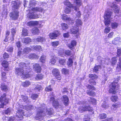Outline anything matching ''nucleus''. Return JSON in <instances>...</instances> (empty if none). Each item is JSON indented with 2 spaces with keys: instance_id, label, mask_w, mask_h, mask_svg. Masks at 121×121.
Instances as JSON below:
<instances>
[{
  "instance_id": "obj_52",
  "label": "nucleus",
  "mask_w": 121,
  "mask_h": 121,
  "mask_svg": "<svg viewBox=\"0 0 121 121\" xmlns=\"http://www.w3.org/2000/svg\"><path fill=\"white\" fill-rule=\"evenodd\" d=\"M73 62L72 59L69 58L67 62V65L69 67L73 65Z\"/></svg>"
},
{
  "instance_id": "obj_8",
  "label": "nucleus",
  "mask_w": 121,
  "mask_h": 121,
  "mask_svg": "<svg viewBox=\"0 0 121 121\" xmlns=\"http://www.w3.org/2000/svg\"><path fill=\"white\" fill-rule=\"evenodd\" d=\"M9 16L13 19L16 20L17 19L18 17V12L17 10H13L10 13Z\"/></svg>"
},
{
  "instance_id": "obj_9",
  "label": "nucleus",
  "mask_w": 121,
  "mask_h": 121,
  "mask_svg": "<svg viewBox=\"0 0 121 121\" xmlns=\"http://www.w3.org/2000/svg\"><path fill=\"white\" fill-rule=\"evenodd\" d=\"M16 113V117L19 118L20 120H22L23 119V116H27L24 114V112L22 109H19L17 111Z\"/></svg>"
},
{
  "instance_id": "obj_63",
  "label": "nucleus",
  "mask_w": 121,
  "mask_h": 121,
  "mask_svg": "<svg viewBox=\"0 0 121 121\" xmlns=\"http://www.w3.org/2000/svg\"><path fill=\"white\" fill-rule=\"evenodd\" d=\"M117 56H119L121 55V48H118L117 52Z\"/></svg>"
},
{
  "instance_id": "obj_18",
  "label": "nucleus",
  "mask_w": 121,
  "mask_h": 121,
  "mask_svg": "<svg viewBox=\"0 0 121 121\" xmlns=\"http://www.w3.org/2000/svg\"><path fill=\"white\" fill-rule=\"evenodd\" d=\"M34 40L35 42H41L42 43L43 42L45 41L46 39L44 37H39L37 38L34 39Z\"/></svg>"
},
{
  "instance_id": "obj_54",
  "label": "nucleus",
  "mask_w": 121,
  "mask_h": 121,
  "mask_svg": "<svg viewBox=\"0 0 121 121\" xmlns=\"http://www.w3.org/2000/svg\"><path fill=\"white\" fill-rule=\"evenodd\" d=\"M42 88L41 85H38L36 86V87L35 89L36 90H37L38 91H39L42 90Z\"/></svg>"
},
{
  "instance_id": "obj_60",
  "label": "nucleus",
  "mask_w": 121,
  "mask_h": 121,
  "mask_svg": "<svg viewBox=\"0 0 121 121\" xmlns=\"http://www.w3.org/2000/svg\"><path fill=\"white\" fill-rule=\"evenodd\" d=\"M102 106L104 108H107L108 107V105L105 102H104V103L102 105Z\"/></svg>"
},
{
  "instance_id": "obj_43",
  "label": "nucleus",
  "mask_w": 121,
  "mask_h": 121,
  "mask_svg": "<svg viewBox=\"0 0 121 121\" xmlns=\"http://www.w3.org/2000/svg\"><path fill=\"white\" fill-rule=\"evenodd\" d=\"M46 57L44 55H42L40 57V62L44 63L46 61Z\"/></svg>"
},
{
  "instance_id": "obj_41",
  "label": "nucleus",
  "mask_w": 121,
  "mask_h": 121,
  "mask_svg": "<svg viewBox=\"0 0 121 121\" xmlns=\"http://www.w3.org/2000/svg\"><path fill=\"white\" fill-rule=\"evenodd\" d=\"M22 35L23 36H27L28 35L27 30L25 28L23 29L22 33Z\"/></svg>"
},
{
  "instance_id": "obj_14",
  "label": "nucleus",
  "mask_w": 121,
  "mask_h": 121,
  "mask_svg": "<svg viewBox=\"0 0 121 121\" xmlns=\"http://www.w3.org/2000/svg\"><path fill=\"white\" fill-rule=\"evenodd\" d=\"M0 101L1 102H4V104H7L8 103V100L6 98V95L5 94H4L0 98Z\"/></svg>"
},
{
  "instance_id": "obj_31",
  "label": "nucleus",
  "mask_w": 121,
  "mask_h": 121,
  "mask_svg": "<svg viewBox=\"0 0 121 121\" xmlns=\"http://www.w3.org/2000/svg\"><path fill=\"white\" fill-rule=\"evenodd\" d=\"M62 28L63 30H65L68 28L69 26L68 25L65 23H62L61 24Z\"/></svg>"
},
{
  "instance_id": "obj_11",
  "label": "nucleus",
  "mask_w": 121,
  "mask_h": 121,
  "mask_svg": "<svg viewBox=\"0 0 121 121\" xmlns=\"http://www.w3.org/2000/svg\"><path fill=\"white\" fill-rule=\"evenodd\" d=\"M112 13V12L109 11L106 12L104 16V19H110Z\"/></svg>"
},
{
  "instance_id": "obj_58",
  "label": "nucleus",
  "mask_w": 121,
  "mask_h": 121,
  "mask_svg": "<svg viewBox=\"0 0 121 121\" xmlns=\"http://www.w3.org/2000/svg\"><path fill=\"white\" fill-rule=\"evenodd\" d=\"M90 101L92 103V104L94 105L96 104V100L95 99L92 98H90Z\"/></svg>"
},
{
  "instance_id": "obj_34",
  "label": "nucleus",
  "mask_w": 121,
  "mask_h": 121,
  "mask_svg": "<svg viewBox=\"0 0 121 121\" xmlns=\"http://www.w3.org/2000/svg\"><path fill=\"white\" fill-rule=\"evenodd\" d=\"M37 4L36 2L33 0H31L29 3V6L32 7L35 6Z\"/></svg>"
},
{
  "instance_id": "obj_35",
  "label": "nucleus",
  "mask_w": 121,
  "mask_h": 121,
  "mask_svg": "<svg viewBox=\"0 0 121 121\" xmlns=\"http://www.w3.org/2000/svg\"><path fill=\"white\" fill-rule=\"evenodd\" d=\"M33 10H34L35 12L38 11L39 12H42L43 10V9L42 8L36 7L34 8H32Z\"/></svg>"
},
{
  "instance_id": "obj_1",
  "label": "nucleus",
  "mask_w": 121,
  "mask_h": 121,
  "mask_svg": "<svg viewBox=\"0 0 121 121\" xmlns=\"http://www.w3.org/2000/svg\"><path fill=\"white\" fill-rule=\"evenodd\" d=\"M28 64H26L23 62H21L19 64V68H16V69L15 73L18 75L22 76L24 78H27L31 76V75L27 73H25L24 69H26V67L28 65Z\"/></svg>"
},
{
  "instance_id": "obj_39",
  "label": "nucleus",
  "mask_w": 121,
  "mask_h": 121,
  "mask_svg": "<svg viewBox=\"0 0 121 121\" xmlns=\"http://www.w3.org/2000/svg\"><path fill=\"white\" fill-rule=\"evenodd\" d=\"M119 64L117 66L116 68L117 70L118 71H120V69H121V57L119 58Z\"/></svg>"
},
{
  "instance_id": "obj_21",
  "label": "nucleus",
  "mask_w": 121,
  "mask_h": 121,
  "mask_svg": "<svg viewBox=\"0 0 121 121\" xmlns=\"http://www.w3.org/2000/svg\"><path fill=\"white\" fill-rule=\"evenodd\" d=\"M62 101L64 104L67 105L68 104L69 99L68 97L65 95L63 96Z\"/></svg>"
},
{
  "instance_id": "obj_22",
  "label": "nucleus",
  "mask_w": 121,
  "mask_h": 121,
  "mask_svg": "<svg viewBox=\"0 0 121 121\" xmlns=\"http://www.w3.org/2000/svg\"><path fill=\"white\" fill-rule=\"evenodd\" d=\"M38 22L37 21H30L27 23V26H34L38 24Z\"/></svg>"
},
{
  "instance_id": "obj_55",
  "label": "nucleus",
  "mask_w": 121,
  "mask_h": 121,
  "mask_svg": "<svg viewBox=\"0 0 121 121\" xmlns=\"http://www.w3.org/2000/svg\"><path fill=\"white\" fill-rule=\"evenodd\" d=\"M101 68L100 66V65L96 66L93 69L94 71L96 72L98 71L99 69Z\"/></svg>"
},
{
  "instance_id": "obj_16",
  "label": "nucleus",
  "mask_w": 121,
  "mask_h": 121,
  "mask_svg": "<svg viewBox=\"0 0 121 121\" xmlns=\"http://www.w3.org/2000/svg\"><path fill=\"white\" fill-rule=\"evenodd\" d=\"M73 8L75 11L76 16L77 17H80L81 15V13L80 11H79V9L77 8L76 6H73Z\"/></svg>"
},
{
  "instance_id": "obj_7",
  "label": "nucleus",
  "mask_w": 121,
  "mask_h": 121,
  "mask_svg": "<svg viewBox=\"0 0 121 121\" xmlns=\"http://www.w3.org/2000/svg\"><path fill=\"white\" fill-rule=\"evenodd\" d=\"M50 96L51 97L50 99V101L52 102V105L55 108H57L59 105L58 101L56 100H54L55 96L53 94L51 95Z\"/></svg>"
},
{
  "instance_id": "obj_27",
  "label": "nucleus",
  "mask_w": 121,
  "mask_h": 121,
  "mask_svg": "<svg viewBox=\"0 0 121 121\" xmlns=\"http://www.w3.org/2000/svg\"><path fill=\"white\" fill-rule=\"evenodd\" d=\"M0 88L1 90L4 91H6L8 90V87L7 86L4 84H3L1 85Z\"/></svg>"
},
{
  "instance_id": "obj_25",
  "label": "nucleus",
  "mask_w": 121,
  "mask_h": 121,
  "mask_svg": "<svg viewBox=\"0 0 121 121\" xmlns=\"http://www.w3.org/2000/svg\"><path fill=\"white\" fill-rule=\"evenodd\" d=\"M28 57L31 59H37L39 58V56L35 54H30L28 56Z\"/></svg>"
},
{
  "instance_id": "obj_33",
  "label": "nucleus",
  "mask_w": 121,
  "mask_h": 121,
  "mask_svg": "<svg viewBox=\"0 0 121 121\" xmlns=\"http://www.w3.org/2000/svg\"><path fill=\"white\" fill-rule=\"evenodd\" d=\"M31 39L29 38H24L22 39V42L26 43H28L31 42Z\"/></svg>"
},
{
  "instance_id": "obj_44",
  "label": "nucleus",
  "mask_w": 121,
  "mask_h": 121,
  "mask_svg": "<svg viewBox=\"0 0 121 121\" xmlns=\"http://www.w3.org/2000/svg\"><path fill=\"white\" fill-rule=\"evenodd\" d=\"M119 106V105L118 104H113L111 107V108L113 110H115L117 109V108Z\"/></svg>"
},
{
  "instance_id": "obj_24",
  "label": "nucleus",
  "mask_w": 121,
  "mask_h": 121,
  "mask_svg": "<svg viewBox=\"0 0 121 121\" xmlns=\"http://www.w3.org/2000/svg\"><path fill=\"white\" fill-rule=\"evenodd\" d=\"M75 24L77 27L80 26H82V22L80 19H78L76 20L75 22Z\"/></svg>"
},
{
  "instance_id": "obj_32",
  "label": "nucleus",
  "mask_w": 121,
  "mask_h": 121,
  "mask_svg": "<svg viewBox=\"0 0 121 121\" xmlns=\"http://www.w3.org/2000/svg\"><path fill=\"white\" fill-rule=\"evenodd\" d=\"M30 84V82L28 81H26L22 83V85L24 87L28 86Z\"/></svg>"
},
{
  "instance_id": "obj_57",
  "label": "nucleus",
  "mask_w": 121,
  "mask_h": 121,
  "mask_svg": "<svg viewBox=\"0 0 121 121\" xmlns=\"http://www.w3.org/2000/svg\"><path fill=\"white\" fill-rule=\"evenodd\" d=\"M118 97L116 96H112L111 97V100L113 102L116 101Z\"/></svg>"
},
{
  "instance_id": "obj_6",
  "label": "nucleus",
  "mask_w": 121,
  "mask_h": 121,
  "mask_svg": "<svg viewBox=\"0 0 121 121\" xmlns=\"http://www.w3.org/2000/svg\"><path fill=\"white\" fill-rule=\"evenodd\" d=\"M89 77L91 78V79L89 80V83L90 84L93 85H95L96 84V82L94 80L96 79L97 78V76L95 74H89Z\"/></svg>"
},
{
  "instance_id": "obj_29",
  "label": "nucleus",
  "mask_w": 121,
  "mask_h": 121,
  "mask_svg": "<svg viewBox=\"0 0 121 121\" xmlns=\"http://www.w3.org/2000/svg\"><path fill=\"white\" fill-rule=\"evenodd\" d=\"M32 48L34 50L37 51H42V48L40 46H32Z\"/></svg>"
},
{
  "instance_id": "obj_12",
  "label": "nucleus",
  "mask_w": 121,
  "mask_h": 121,
  "mask_svg": "<svg viewBox=\"0 0 121 121\" xmlns=\"http://www.w3.org/2000/svg\"><path fill=\"white\" fill-rule=\"evenodd\" d=\"M33 68L35 71L37 73L40 72L41 70V67L37 64H35L33 65Z\"/></svg>"
},
{
  "instance_id": "obj_56",
  "label": "nucleus",
  "mask_w": 121,
  "mask_h": 121,
  "mask_svg": "<svg viewBox=\"0 0 121 121\" xmlns=\"http://www.w3.org/2000/svg\"><path fill=\"white\" fill-rule=\"evenodd\" d=\"M110 28L109 27H107L105 28L104 32L105 33L107 34L108 33L110 32Z\"/></svg>"
},
{
  "instance_id": "obj_49",
  "label": "nucleus",
  "mask_w": 121,
  "mask_h": 121,
  "mask_svg": "<svg viewBox=\"0 0 121 121\" xmlns=\"http://www.w3.org/2000/svg\"><path fill=\"white\" fill-rule=\"evenodd\" d=\"M64 4L67 6L66 7H71L72 6V4L68 1L66 0L64 2Z\"/></svg>"
},
{
  "instance_id": "obj_53",
  "label": "nucleus",
  "mask_w": 121,
  "mask_h": 121,
  "mask_svg": "<svg viewBox=\"0 0 121 121\" xmlns=\"http://www.w3.org/2000/svg\"><path fill=\"white\" fill-rule=\"evenodd\" d=\"M71 7H66L64 11L66 13H69L71 11Z\"/></svg>"
},
{
  "instance_id": "obj_51",
  "label": "nucleus",
  "mask_w": 121,
  "mask_h": 121,
  "mask_svg": "<svg viewBox=\"0 0 121 121\" xmlns=\"http://www.w3.org/2000/svg\"><path fill=\"white\" fill-rule=\"evenodd\" d=\"M105 21L104 23L105 25L106 26H109L110 25V19L108 20V19H104Z\"/></svg>"
},
{
  "instance_id": "obj_40",
  "label": "nucleus",
  "mask_w": 121,
  "mask_h": 121,
  "mask_svg": "<svg viewBox=\"0 0 121 121\" xmlns=\"http://www.w3.org/2000/svg\"><path fill=\"white\" fill-rule=\"evenodd\" d=\"M2 66L4 68H7L8 66V63L6 60H4L2 63Z\"/></svg>"
},
{
  "instance_id": "obj_10",
  "label": "nucleus",
  "mask_w": 121,
  "mask_h": 121,
  "mask_svg": "<svg viewBox=\"0 0 121 121\" xmlns=\"http://www.w3.org/2000/svg\"><path fill=\"white\" fill-rule=\"evenodd\" d=\"M20 3L19 2L17 3L15 1H12V2L11 6L12 9L13 10L18 9L19 7Z\"/></svg>"
},
{
  "instance_id": "obj_26",
  "label": "nucleus",
  "mask_w": 121,
  "mask_h": 121,
  "mask_svg": "<svg viewBox=\"0 0 121 121\" xmlns=\"http://www.w3.org/2000/svg\"><path fill=\"white\" fill-rule=\"evenodd\" d=\"M32 33L34 35L38 34L39 32V30L37 28L35 27L32 29Z\"/></svg>"
},
{
  "instance_id": "obj_42",
  "label": "nucleus",
  "mask_w": 121,
  "mask_h": 121,
  "mask_svg": "<svg viewBox=\"0 0 121 121\" xmlns=\"http://www.w3.org/2000/svg\"><path fill=\"white\" fill-rule=\"evenodd\" d=\"M52 73L55 76L59 74L60 73V72L58 70L56 69H54L52 71Z\"/></svg>"
},
{
  "instance_id": "obj_2",
  "label": "nucleus",
  "mask_w": 121,
  "mask_h": 121,
  "mask_svg": "<svg viewBox=\"0 0 121 121\" xmlns=\"http://www.w3.org/2000/svg\"><path fill=\"white\" fill-rule=\"evenodd\" d=\"M43 108H39L37 110L36 117L37 118H40L44 115V114H48L49 115H51L52 113L53 109L52 108H46L44 109L43 112L42 111Z\"/></svg>"
},
{
  "instance_id": "obj_4",
  "label": "nucleus",
  "mask_w": 121,
  "mask_h": 121,
  "mask_svg": "<svg viewBox=\"0 0 121 121\" xmlns=\"http://www.w3.org/2000/svg\"><path fill=\"white\" fill-rule=\"evenodd\" d=\"M29 12L27 15V16L30 19H34L38 17V15L37 14H35V12L33 10L32 8L29 11Z\"/></svg>"
},
{
  "instance_id": "obj_37",
  "label": "nucleus",
  "mask_w": 121,
  "mask_h": 121,
  "mask_svg": "<svg viewBox=\"0 0 121 121\" xmlns=\"http://www.w3.org/2000/svg\"><path fill=\"white\" fill-rule=\"evenodd\" d=\"M86 93L88 94L91 96H94L95 95L94 92L89 90L87 91Z\"/></svg>"
},
{
  "instance_id": "obj_15",
  "label": "nucleus",
  "mask_w": 121,
  "mask_h": 121,
  "mask_svg": "<svg viewBox=\"0 0 121 121\" xmlns=\"http://www.w3.org/2000/svg\"><path fill=\"white\" fill-rule=\"evenodd\" d=\"M61 16L62 19L66 22H69L70 21L72 20L71 18L68 17L65 14H63Z\"/></svg>"
},
{
  "instance_id": "obj_20",
  "label": "nucleus",
  "mask_w": 121,
  "mask_h": 121,
  "mask_svg": "<svg viewBox=\"0 0 121 121\" xmlns=\"http://www.w3.org/2000/svg\"><path fill=\"white\" fill-rule=\"evenodd\" d=\"M121 42V39L119 37H117L115 38L112 41V43L116 45L119 43Z\"/></svg>"
},
{
  "instance_id": "obj_64",
  "label": "nucleus",
  "mask_w": 121,
  "mask_h": 121,
  "mask_svg": "<svg viewBox=\"0 0 121 121\" xmlns=\"http://www.w3.org/2000/svg\"><path fill=\"white\" fill-rule=\"evenodd\" d=\"M59 42L58 41H56L52 42V44L53 47H55L57 46L59 44Z\"/></svg>"
},
{
  "instance_id": "obj_19",
  "label": "nucleus",
  "mask_w": 121,
  "mask_h": 121,
  "mask_svg": "<svg viewBox=\"0 0 121 121\" xmlns=\"http://www.w3.org/2000/svg\"><path fill=\"white\" fill-rule=\"evenodd\" d=\"M77 43L75 40H72L71 43L68 45V47L71 49L72 50L74 46L76 45Z\"/></svg>"
},
{
  "instance_id": "obj_48",
  "label": "nucleus",
  "mask_w": 121,
  "mask_h": 121,
  "mask_svg": "<svg viewBox=\"0 0 121 121\" xmlns=\"http://www.w3.org/2000/svg\"><path fill=\"white\" fill-rule=\"evenodd\" d=\"M1 79L5 81L6 78V73L4 72H2L1 73Z\"/></svg>"
},
{
  "instance_id": "obj_30",
  "label": "nucleus",
  "mask_w": 121,
  "mask_h": 121,
  "mask_svg": "<svg viewBox=\"0 0 121 121\" xmlns=\"http://www.w3.org/2000/svg\"><path fill=\"white\" fill-rule=\"evenodd\" d=\"M31 49L29 48L26 47L23 49V52L24 53H28L31 51Z\"/></svg>"
},
{
  "instance_id": "obj_36",
  "label": "nucleus",
  "mask_w": 121,
  "mask_h": 121,
  "mask_svg": "<svg viewBox=\"0 0 121 121\" xmlns=\"http://www.w3.org/2000/svg\"><path fill=\"white\" fill-rule=\"evenodd\" d=\"M33 108V106L31 105L26 106H24L23 108H24L27 111L30 110L32 109Z\"/></svg>"
},
{
  "instance_id": "obj_61",
  "label": "nucleus",
  "mask_w": 121,
  "mask_h": 121,
  "mask_svg": "<svg viewBox=\"0 0 121 121\" xmlns=\"http://www.w3.org/2000/svg\"><path fill=\"white\" fill-rule=\"evenodd\" d=\"M86 87L88 89H90L92 90H95V89L94 86H91L90 85H88L86 86Z\"/></svg>"
},
{
  "instance_id": "obj_47",
  "label": "nucleus",
  "mask_w": 121,
  "mask_h": 121,
  "mask_svg": "<svg viewBox=\"0 0 121 121\" xmlns=\"http://www.w3.org/2000/svg\"><path fill=\"white\" fill-rule=\"evenodd\" d=\"M62 72L63 73L65 74H68L69 73V71L68 69L63 68L62 70Z\"/></svg>"
},
{
  "instance_id": "obj_45",
  "label": "nucleus",
  "mask_w": 121,
  "mask_h": 121,
  "mask_svg": "<svg viewBox=\"0 0 121 121\" xmlns=\"http://www.w3.org/2000/svg\"><path fill=\"white\" fill-rule=\"evenodd\" d=\"M74 3L76 4L77 6H80L82 4L80 0H74Z\"/></svg>"
},
{
  "instance_id": "obj_23",
  "label": "nucleus",
  "mask_w": 121,
  "mask_h": 121,
  "mask_svg": "<svg viewBox=\"0 0 121 121\" xmlns=\"http://www.w3.org/2000/svg\"><path fill=\"white\" fill-rule=\"evenodd\" d=\"M56 57L52 56L49 62V64L50 65L54 64L56 62Z\"/></svg>"
},
{
  "instance_id": "obj_17",
  "label": "nucleus",
  "mask_w": 121,
  "mask_h": 121,
  "mask_svg": "<svg viewBox=\"0 0 121 121\" xmlns=\"http://www.w3.org/2000/svg\"><path fill=\"white\" fill-rule=\"evenodd\" d=\"M111 7L113 10H114V12L115 13H119V9H118L117 4L112 3L111 5Z\"/></svg>"
},
{
  "instance_id": "obj_3",
  "label": "nucleus",
  "mask_w": 121,
  "mask_h": 121,
  "mask_svg": "<svg viewBox=\"0 0 121 121\" xmlns=\"http://www.w3.org/2000/svg\"><path fill=\"white\" fill-rule=\"evenodd\" d=\"M79 112L82 113L85 111H91L92 108L89 106H87L85 103H84L82 106L79 107Z\"/></svg>"
},
{
  "instance_id": "obj_5",
  "label": "nucleus",
  "mask_w": 121,
  "mask_h": 121,
  "mask_svg": "<svg viewBox=\"0 0 121 121\" xmlns=\"http://www.w3.org/2000/svg\"><path fill=\"white\" fill-rule=\"evenodd\" d=\"M117 83L116 82H113L111 84V88L109 90V92L110 93L113 94H115L116 93V90H117Z\"/></svg>"
},
{
  "instance_id": "obj_38",
  "label": "nucleus",
  "mask_w": 121,
  "mask_h": 121,
  "mask_svg": "<svg viewBox=\"0 0 121 121\" xmlns=\"http://www.w3.org/2000/svg\"><path fill=\"white\" fill-rule=\"evenodd\" d=\"M57 36V35L54 33H50L49 35V37L51 39L55 38V37H56Z\"/></svg>"
},
{
  "instance_id": "obj_46",
  "label": "nucleus",
  "mask_w": 121,
  "mask_h": 121,
  "mask_svg": "<svg viewBox=\"0 0 121 121\" xmlns=\"http://www.w3.org/2000/svg\"><path fill=\"white\" fill-rule=\"evenodd\" d=\"M111 26L112 29L116 28L118 26V24L116 22L112 23H111Z\"/></svg>"
},
{
  "instance_id": "obj_50",
  "label": "nucleus",
  "mask_w": 121,
  "mask_h": 121,
  "mask_svg": "<svg viewBox=\"0 0 121 121\" xmlns=\"http://www.w3.org/2000/svg\"><path fill=\"white\" fill-rule=\"evenodd\" d=\"M43 75L42 74H39L36 76L35 79L37 80L42 79L43 77Z\"/></svg>"
},
{
  "instance_id": "obj_59",
  "label": "nucleus",
  "mask_w": 121,
  "mask_h": 121,
  "mask_svg": "<svg viewBox=\"0 0 121 121\" xmlns=\"http://www.w3.org/2000/svg\"><path fill=\"white\" fill-rule=\"evenodd\" d=\"M16 27H13L11 30V33L12 35L13 36L14 35L16 32Z\"/></svg>"
},
{
  "instance_id": "obj_62",
  "label": "nucleus",
  "mask_w": 121,
  "mask_h": 121,
  "mask_svg": "<svg viewBox=\"0 0 121 121\" xmlns=\"http://www.w3.org/2000/svg\"><path fill=\"white\" fill-rule=\"evenodd\" d=\"M13 48L12 47H8L7 48V51L9 52H12L13 51Z\"/></svg>"
},
{
  "instance_id": "obj_28",
  "label": "nucleus",
  "mask_w": 121,
  "mask_h": 121,
  "mask_svg": "<svg viewBox=\"0 0 121 121\" xmlns=\"http://www.w3.org/2000/svg\"><path fill=\"white\" fill-rule=\"evenodd\" d=\"M117 59V57H113L112 58L111 63L112 65H114L116 64Z\"/></svg>"
},
{
  "instance_id": "obj_13",
  "label": "nucleus",
  "mask_w": 121,
  "mask_h": 121,
  "mask_svg": "<svg viewBox=\"0 0 121 121\" xmlns=\"http://www.w3.org/2000/svg\"><path fill=\"white\" fill-rule=\"evenodd\" d=\"M78 31V28L75 26L72 27L70 29V32L73 34H75L77 33Z\"/></svg>"
}]
</instances>
